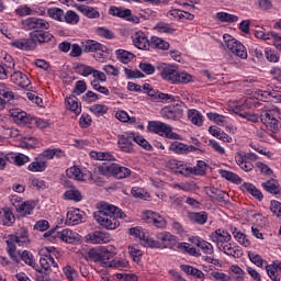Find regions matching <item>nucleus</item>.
<instances>
[{
  "label": "nucleus",
  "mask_w": 281,
  "mask_h": 281,
  "mask_svg": "<svg viewBox=\"0 0 281 281\" xmlns=\"http://www.w3.org/2000/svg\"><path fill=\"white\" fill-rule=\"evenodd\" d=\"M90 111L97 115V117H102V115H106L109 112V106L104 104H93L90 106Z\"/></svg>",
  "instance_id": "61"
},
{
  "label": "nucleus",
  "mask_w": 281,
  "mask_h": 281,
  "mask_svg": "<svg viewBox=\"0 0 281 281\" xmlns=\"http://www.w3.org/2000/svg\"><path fill=\"white\" fill-rule=\"evenodd\" d=\"M157 69L160 72L162 80L171 82L172 85H188L189 82H192V75L184 71L179 72L175 65L161 63L158 64Z\"/></svg>",
  "instance_id": "2"
},
{
  "label": "nucleus",
  "mask_w": 281,
  "mask_h": 281,
  "mask_svg": "<svg viewBox=\"0 0 281 281\" xmlns=\"http://www.w3.org/2000/svg\"><path fill=\"white\" fill-rule=\"evenodd\" d=\"M11 45L12 47H16V49H24L26 52L34 49V43L29 38L15 40L11 43Z\"/></svg>",
  "instance_id": "38"
},
{
  "label": "nucleus",
  "mask_w": 281,
  "mask_h": 281,
  "mask_svg": "<svg viewBox=\"0 0 281 281\" xmlns=\"http://www.w3.org/2000/svg\"><path fill=\"white\" fill-rule=\"evenodd\" d=\"M41 159L42 157L44 159H54V157H63V150L58 149V148H54V149H45L41 155H40Z\"/></svg>",
  "instance_id": "62"
},
{
  "label": "nucleus",
  "mask_w": 281,
  "mask_h": 281,
  "mask_svg": "<svg viewBox=\"0 0 281 281\" xmlns=\"http://www.w3.org/2000/svg\"><path fill=\"white\" fill-rule=\"evenodd\" d=\"M97 209L93 218L104 229H117L120 227V220L117 218H126V214L113 204L100 202L97 204Z\"/></svg>",
  "instance_id": "1"
},
{
  "label": "nucleus",
  "mask_w": 281,
  "mask_h": 281,
  "mask_svg": "<svg viewBox=\"0 0 281 281\" xmlns=\"http://www.w3.org/2000/svg\"><path fill=\"white\" fill-rule=\"evenodd\" d=\"M128 254L133 260V262H136V265H139L142 262V256H144V252L139 249L138 246H128Z\"/></svg>",
  "instance_id": "50"
},
{
  "label": "nucleus",
  "mask_w": 281,
  "mask_h": 281,
  "mask_svg": "<svg viewBox=\"0 0 281 281\" xmlns=\"http://www.w3.org/2000/svg\"><path fill=\"white\" fill-rule=\"evenodd\" d=\"M168 168L176 172V175H182V177H188V164L177 160V159H171L168 162Z\"/></svg>",
  "instance_id": "19"
},
{
  "label": "nucleus",
  "mask_w": 281,
  "mask_h": 281,
  "mask_svg": "<svg viewBox=\"0 0 281 281\" xmlns=\"http://www.w3.org/2000/svg\"><path fill=\"white\" fill-rule=\"evenodd\" d=\"M248 258L250 260V262H252V265H256V267H267V261L265 259H262V257L260 255H258L257 252H248Z\"/></svg>",
  "instance_id": "63"
},
{
  "label": "nucleus",
  "mask_w": 281,
  "mask_h": 281,
  "mask_svg": "<svg viewBox=\"0 0 281 281\" xmlns=\"http://www.w3.org/2000/svg\"><path fill=\"white\" fill-rule=\"evenodd\" d=\"M138 238L143 240L147 247H151L153 249H159V241L150 238V234L146 229H140Z\"/></svg>",
  "instance_id": "31"
},
{
  "label": "nucleus",
  "mask_w": 281,
  "mask_h": 281,
  "mask_svg": "<svg viewBox=\"0 0 281 281\" xmlns=\"http://www.w3.org/2000/svg\"><path fill=\"white\" fill-rule=\"evenodd\" d=\"M279 117L280 110H278V108H273L262 111L260 119L262 124H265V126L268 128V131L276 133V131H279L280 128V122L278 121Z\"/></svg>",
  "instance_id": "8"
},
{
  "label": "nucleus",
  "mask_w": 281,
  "mask_h": 281,
  "mask_svg": "<svg viewBox=\"0 0 281 281\" xmlns=\"http://www.w3.org/2000/svg\"><path fill=\"white\" fill-rule=\"evenodd\" d=\"M205 170H207V165L203 160H198L195 167H190L188 168V177L190 175H194L195 177H203L205 175Z\"/></svg>",
  "instance_id": "29"
},
{
  "label": "nucleus",
  "mask_w": 281,
  "mask_h": 281,
  "mask_svg": "<svg viewBox=\"0 0 281 281\" xmlns=\"http://www.w3.org/2000/svg\"><path fill=\"white\" fill-rule=\"evenodd\" d=\"M217 21H221V23H236L238 22V15H234L232 13L227 12H217L216 13Z\"/></svg>",
  "instance_id": "56"
},
{
  "label": "nucleus",
  "mask_w": 281,
  "mask_h": 281,
  "mask_svg": "<svg viewBox=\"0 0 281 281\" xmlns=\"http://www.w3.org/2000/svg\"><path fill=\"white\" fill-rule=\"evenodd\" d=\"M66 175L68 179H74L75 181H87V179H91V173H85L78 167H70L66 170Z\"/></svg>",
  "instance_id": "17"
},
{
  "label": "nucleus",
  "mask_w": 281,
  "mask_h": 281,
  "mask_svg": "<svg viewBox=\"0 0 281 281\" xmlns=\"http://www.w3.org/2000/svg\"><path fill=\"white\" fill-rule=\"evenodd\" d=\"M47 14L50 19H54V21H58L59 23H63L65 11H63V9L60 8L53 7L47 10Z\"/></svg>",
  "instance_id": "51"
},
{
  "label": "nucleus",
  "mask_w": 281,
  "mask_h": 281,
  "mask_svg": "<svg viewBox=\"0 0 281 281\" xmlns=\"http://www.w3.org/2000/svg\"><path fill=\"white\" fill-rule=\"evenodd\" d=\"M162 117L166 120H181V115H183V111L177 106H167L161 110Z\"/></svg>",
  "instance_id": "20"
},
{
  "label": "nucleus",
  "mask_w": 281,
  "mask_h": 281,
  "mask_svg": "<svg viewBox=\"0 0 281 281\" xmlns=\"http://www.w3.org/2000/svg\"><path fill=\"white\" fill-rule=\"evenodd\" d=\"M7 254L13 262L19 265V254L16 252V245L19 247H27L30 244V233L25 228H21L20 231L15 232L14 234L8 235L7 237Z\"/></svg>",
  "instance_id": "3"
},
{
  "label": "nucleus",
  "mask_w": 281,
  "mask_h": 281,
  "mask_svg": "<svg viewBox=\"0 0 281 281\" xmlns=\"http://www.w3.org/2000/svg\"><path fill=\"white\" fill-rule=\"evenodd\" d=\"M78 10L83 14V16H87V19H100V12L93 7L79 5Z\"/></svg>",
  "instance_id": "37"
},
{
  "label": "nucleus",
  "mask_w": 281,
  "mask_h": 281,
  "mask_svg": "<svg viewBox=\"0 0 281 281\" xmlns=\"http://www.w3.org/2000/svg\"><path fill=\"white\" fill-rule=\"evenodd\" d=\"M199 148L192 146V145H186L184 143L181 142H172L169 146V150L171 153H175L176 155H188V153H194Z\"/></svg>",
  "instance_id": "15"
},
{
  "label": "nucleus",
  "mask_w": 281,
  "mask_h": 281,
  "mask_svg": "<svg viewBox=\"0 0 281 281\" xmlns=\"http://www.w3.org/2000/svg\"><path fill=\"white\" fill-rule=\"evenodd\" d=\"M181 269L187 273V276H193V278H196L198 280H205V273L203 271L199 270L198 268H194L192 266L182 265Z\"/></svg>",
  "instance_id": "35"
},
{
  "label": "nucleus",
  "mask_w": 281,
  "mask_h": 281,
  "mask_svg": "<svg viewBox=\"0 0 281 281\" xmlns=\"http://www.w3.org/2000/svg\"><path fill=\"white\" fill-rule=\"evenodd\" d=\"M24 30H33V32H41L49 30V22L41 18H27L23 21Z\"/></svg>",
  "instance_id": "10"
},
{
  "label": "nucleus",
  "mask_w": 281,
  "mask_h": 281,
  "mask_svg": "<svg viewBox=\"0 0 281 281\" xmlns=\"http://www.w3.org/2000/svg\"><path fill=\"white\" fill-rule=\"evenodd\" d=\"M205 192L207 196L211 199H215V201H224L225 200V192L222 191L221 189H216L214 187H209L205 189Z\"/></svg>",
  "instance_id": "45"
},
{
  "label": "nucleus",
  "mask_w": 281,
  "mask_h": 281,
  "mask_svg": "<svg viewBox=\"0 0 281 281\" xmlns=\"http://www.w3.org/2000/svg\"><path fill=\"white\" fill-rule=\"evenodd\" d=\"M233 236L235 240H237L239 245H243L244 247H249V245H251L249 239H247V235L239 232L238 228H234Z\"/></svg>",
  "instance_id": "60"
},
{
  "label": "nucleus",
  "mask_w": 281,
  "mask_h": 281,
  "mask_svg": "<svg viewBox=\"0 0 281 281\" xmlns=\"http://www.w3.org/2000/svg\"><path fill=\"white\" fill-rule=\"evenodd\" d=\"M85 218H87V214L85 211H80V209H70L66 215V225H80V223H85Z\"/></svg>",
  "instance_id": "12"
},
{
  "label": "nucleus",
  "mask_w": 281,
  "mask_h": 281,
  "mask_svg": "<svg viewBox=\"0 0 281 281\" xmlns=\"http://www.w3.org/2000/svg\"><path fill=\"white\" fill-rule=\"evenodd\" d=\"M44 238H47L50 243H54L56 238H60V240H63L64 243H68L70 245H74V243H80V234L69 228H65L61 232L50 229L44 233Z\"/></svg>",
  "instance_id": "5"
},
{
  "label": "nucleus",
  "mask_w": 281,
  "mask_h": 281,
  "mask_svg": "<svg viewBox=\"0 0 281 281\" xmlns=\"http://www.w3.org/2000/svg\"><path fill=\"white\" fill-rule=\"evenodd\" d=\"M266 271H267L270 280H277L278 271H281V261H273L272 265H267Z\"/></svg>",
  "instance_id": "43"
},
{
  "label": "nucleus",
  "mask_w": 281,
  "mask_h": 281,
  "mask_svg": "<svg viewBox=\"0 0 281 281\" xmlns=\"http://www.w3.org/2000/svg\"><path fill=\"white\" fill-rule=\"evenodd\" d=\"M169 47L170 44L158 36H153L149 40V49H168Z\"/></svg>",
  "instance_id": "36"
},
{
  "label": "nucleus",
  "mask_w": 281,
  "mask_h": 281,
  "mask_svg": "<svg viewBox=\"0 0 281 281\" xmlns=\"http://www.w3.org/2000/svg\"><path fill=\"white\" fill-rule=\"evenodd\" d=\"M40 265L42 267V269H49L50 267H58V263L56 262V260H54V257H52V255H46L44 257L40 258Z\"/></svg>",
  "instance_id": "58"
},
{
  "label": "nucleus",
  "mask_w": 281,
  "mask_h": 281,
  "mask_svg": "<svg viewBox=\"0 0 281 281\" xmlns=\"http://www.w3.org/2000/svg\"><path fill=\"white\" fill-rule=\"evenodd\" d=\"M82 49L86 54H90L93 52H105L106 46L93 40H88L86 42H82Z\"/></svg>",
  "instance_id": "21"
},
{
  "label": "nucleus",
  "mask_w": 281,
  "mask_h": 281,
  "mask_svg": "<svg viewBox=\"0 0 281 281\" xmlns=\"http://www.w3.org/2000/svg\"><path fill=\"white\" fill-rule=\"evenodd\" d=\"M91 159H97V161H113L115 158L110 153H102V151H90Z\"/></svg>",
  "instance_id": "54"
},
{
  "label": "nucleus",
  "mask_w": 281,
  "mask_h": 281,
  "mask_svg": "<svg viewBox=\"0 0 281 281\" xmlns=\"http://www.w3.org/2000/svg\"><path fill=\"white\" fill-rule=\"evenodd\" d=\"M8 161L15 164V166H25L29 164L30 157L24 154H8Z\"/></svg>",
  "instance_id": "33"
},
{
  "label": "nucleus",
  "mask_w": 281,
  "mask_h": 281,
  "mask_svg": "<svg viewBox=\"0 0 281 281\" xmlns=\"http://www.w3.org/2000/svg\"><path fill=\"white\" fill-rule=\"evenodd\" d=\"M111 240H113L111 234L104 231H94L86 235V241L90 245H106Z\"/></svg>",
  "instance_id": "9"
},
{
  "label": "nucleus",
  "mask_w": 281,
  "mask_h": 281,
  "mask_svg": "<svg viewBox=\"0 0 281 281\" xmlns=\"http://www.w3.org/2000/svg\"><path fill=\"white\" fill-rule=\"evenodd\" d=\"M34 207H36V202L32 200H27L22 202L18 206V210H15V212H18V214H21V216H30V214L34 212Z\"/></svg>",
  "instance_id": "24"
},
{
  "label": "nucleus",
  "mask_w": 281,
  "mask_h": 281,
  "mask_svg": "<svg viewBox=\"0 0 281 281\" xmlns=\"http://www.w3.org/2000/svg\"><path fill=\"white\" fill-rule=\"evenodd\" d=\"M223 41H224V47L231 52V54H234L238 58H241L243 60H246L247 58V48L240 41L234 38L229 34H224L223 35Z\"/></svg>",
  "instance_id": "7"
},
{
  "label": "nucleus",
  "mask_w": 281,
  "mask_h": 281,
  "mask_svg": "<svg viewBox=\"0 0 281 281\" xmlns=\"http://www.w3.org/2000/svg\"><path fill=\"white\" fill-rule=\"evenodd\" d=\"M19 256V262L23 260L25 265H29V267H36V261L34 260V255L32 252L24 250L22 252H16Z\"/></svg>",
  "instance_id": "49"
},
{
  "label": "nucleus",
  "mask_w": 281,
  "mask_h": 281,
  "mask_svg": "<svg viewBox=\"0 0 281 281\" xmlns=\"http://www.w3.org/2000/svg\"><path fill=\"white\" fill-rule=\"evenodd\" d=\"M11 81H13L14 85L18 87H21L22 89H25V87H30V78L22 71H15L11 75Z\"/></svg>",
  "instance_id": "22"
},
{
  "label": "nucleus",
  "mask_w": 281,
  "mask_h": 281,
  "mask_svg": "<svg viewBox=\"0 0 281 281\" xmlns=\"http://www.w3.org/2000/svg\"><path fill=\"white\" fill-rule=\"evenodd\" d=\"M63 23H68V25H78L80 23V15L76 11L68 10L64 13Z\"/></svg>",
  "instance_id": "44"
},
{
  "label": "nucleus",
  "mask_w": 281,
  "mask_h": 281,
  "mask_svg": "<svg viewBox=\"0 0 281 281\" xmlns=\"http://www.w3.org/2000/svg\"><path fill=\"white\" fill-rule=\"evenodd\" d=\"M228 271L233 281H245V270L238 265H232Z\"/></svg>",
  "instance_id": "34"
},
{
  "label": "nucleus",
  "mask_w": 281,
  "mask_h": 281,
  "mask_svg": "<svg viewBox=\"0 0 281 281\" xmlns=\"http://www.w3.org/2000/svg\"><path fill=\"white\" fill-rule=\"evenodd\" d=\"M64 198L67 200V201H76L77 203L82 201V193H80L78 191V189L76 188H71V189H68L65 193H64Z\"/></svg>",
  "instance_id": "55"
},
{
  "label": "nucleus",
  "mask_w": 281,
  "mask_h": 281,
  "mask_svg": "<svg viewBox=\"0 0 281 281\" xmlns=\"http://www.w3.org/2000/svg\"><path fill=\"white\" fill-rule=\"evenodd\" d=\"M27 170H30V172H45V170H47V161L38 156L29 165Z\"/></svg>",
  "instance_id": "27"
},
{
  "label": "nucleus",
  "mask_w": 281,
  "mask_h": 281,
  "mask_svg": "<svg viewBox=\"0 0 281 281\" xmlns=\"http://www.w3.org/2000/svg\"><path fill=\"white\" fill-rule=\"evenodd\" d=\"M14 214H12V211L10 209H3L2 213V222L0 225H5L7 227H10L14 224Z\"/></svg>",
  "instance_id": "59"
},
{
  "label": "nucleus",
  "mask_w": 281,
  "mask_h": 281,
  "mask_svg": "<svg viewBox=\"0 0 281 281\" xmlns=\"http://www.w3.org/2000/svg\"><path fill=\"white\" fill-rule=\"evenodd\" d=\"M220 175L223 179H226V181H231L232 183H237V184L243 183V179L239 178L238 175H236L232 171L221 169Z\"/></svg>",
  "instance_id": "53"
},
{
  "label": "nucleus",
  "mask_w": 281,
  "mask_h": 281,
  "mask_svg": "<svg viewBox=\"0 0 281 281\" xmlns=\"http://www.w3.org/2000/svg\"><path fill=\"white\" fill-rule=\"evenodd\" d=\"M218 249L220 251H223V254H225L226 256H232L233 258H240V256H243V250H240L238 246H234L229 243H226Z\"/></svg>",
  "instance_id": "28"
},
{
  "label": "nucleus",
  "mask_w": 281,
  "mask_h": 281,
  "mask_svg": "<svg viewBox=\"0 0 281 281\" xmlns=\"http://www.w3.org/2000/svg\"><path fill=\"white\" fill-rule=\"evenodd\" d=\"M147 131L155 133L161 137L166 136L167 139H181L179 134L172 132V126L160 121H151L148 123Z\"/></svg>",
  "instance_id": "6"
},
{
  "label": "nucleus",
  "mask_w": 281,
  "mask_h": 281,
  "mask_svg": "<svg viewBox=\"0 0 281 281\" xmlns=\"http://www.w3.org/2000/svg\"><path fill=\"white\" fill-rule=\"evenodd\" d=\"M188 117L194 126H203V114L198 110H190L188 113Z\"/></svg>",
  "instance_id": "52"
},
{
  "label": "nucleus",
  "mask_w": 281,
  "mask_h": 281,
  "mask_svg": "<svg viewBox=\"0 0 281 281\" xmlns=\"http://www.w3.org/2000/svg\"><path fill=\"white\" fill-rule=\"evenodd\" d=\"M133 45L137 49L149 50L150 49V40L146 36V33L138 31L132 35Z\"/></svg>",
  "instance_id": "14"
},
{
  "label": "nucleus",
  "mask_w": 281,
  "mask_h": 281,
  "mask_svg": "<svg viewBox=\"0 0 281 281\" xmlns=\"http://www.w3.org/2000/svg\"><path fill=\"white\" fill-rule=\"evenodd\" d=\"M193 244H195V246L199 247L201 251H203V254H206L209 256H212V254H214V246H212V244L207 243L204 239L194 237Z\"/></svg>",
  "instance_id": "30"
},
{
  "label": "nucleus",
  "mask_w": 281,
  "mask_h": 281,
  "mask_svg": "<svg viewBox=\"0 0 281 281\" xmlns=\"http://www.w3.org/2000/svg\"><path fill=\"white\" fill-rule=\"evenodd\" d=\"M66 109L75 113V115H80L82 113V106L76 97H67L66 98Z\"/></svg>",
  "instance_id": "26"
},
{
  "label": "nucleus",
  "mask_w": 281,
  "mask_h": 281,
  "mask_svg": "<svg viewBox=\"0 0 281 281\" xmlns=\"http://www.w3.org/2000/svg\"><path fill=\"white\" fill-rule=\"evenodd\" d=\"M97 172L103 177H114L115 179H126L131 177V169L112 162H102L97 167Z\"/></svg>",
  "instance_id": "4"
},
{
  "label": "nucleus",
  "mask_w": 281,
  "mask_h": 281,
  "mask_svg": "<svg viewBox=\"0 0 281 281\" xmlns=\"http://www.w3.org/2000/svg\"><path fill=\"white\" fill-rule=\"evenodd\" d=\"M30 38H31V42H33L34 47H36L37 43L40 45H43V43H49V41L54 38V35H52V33L46 31H37V32H31Z\"/></svg>",
  "instance_id": "16"
},
{
  "label": "nucleus",
  "mask_w": 281,
  "mask_h": 281,
  "mask_svg": "<svg viewBox=\"0 0 281 281\" xmlns=\"http://www.w3.org/2000/svg\"><path fill=\"white\" fill-rule=\"evenodd\" d=\"M235 113L243 120H246L247 122H251L252 124H256L259 122V117L257 114L243 112V110H240V106L236 108Z\"/></svg>",
  "instance_id": "47"
},
{
  "label": "nucleus",
  "mask_w": 281,
  "mask_h": 281,
  "mask_svg": "<svg viewBox=\"0 0 281 281\" xmlns=\"http://www.w3.org/2000/svg\"><path fill=\"white\" fill-rule=\"evenodd\" d=\"M143 221L148 223V225H154V227H158L160 229L166 228V218L153 211L143 212Z\"/></svg>",
  "instance_id": "11"
},
{
  "label": "nucleus",
  "mask_w": 281,
  "mask_h": 281,
  "mask_svg": "<svg viewBox=\"0 0 281 281\" xmlns=\"http://www.w3.org/2000/svg\"><path fill=\"white\" fill-rule=\"evenodd\" d=\"M116 58L120 60V63H123V65H128L133 58H135V55L128 50L124 49H117L116 50Z\"/></svg>",
  "instance_id": "48"
},
{
  "label": "nucleus",
  "mask_w": 281,
  "mask_h": 281,
  "mask_svg": "<svg viewBox=\"0 0 281 281\" xmlns=\"http://www.w3.org/2000/svg\"><path fill=\"white\" fill-rule=\"evenodd\" d=\"M109 14L112 16H117L119 19H128L131 16V9H123L119 7H111L109 10Z\"/></svg>",
  "instance_id": "39"
},
{
  "label": "nucleus",
  "mask_w": 281,
  "mask_h": 281,
  "mask_svg": "<svg viewBox=\"0 0 281 281\" xmlns=\"http://www.w3.org/2000/svg\"><path fill=\"white\" fill-rule=\"evenodd\" d=\"M210 276L215 281H232V276L222 271L213 270Z\"/></svg>",
  "instance_id": "64"
},
{
  "label": "nucleus",
  "mask_w": 281,
  "mask_h": 281,
  "mask_svg": "<svg viewBox=\"0 0 281 281\" xmlns=\"http://www.w3.org/2000/svg\"><path fill=\"white\" fill-rule=\"evenodd\" d=\"M235 160L237 166L245 172H251L254 170V164L251 161L245 159V154L244 153H237L235 155Z\"/></svg>",
  "instance_id": "25"
},
{
  "label": "nucleus",
  "mask_w": 281,
  "mask_h": 281,
  "mask_svg": "<svg viewBox=\"0 0 281 281\" xmlns=\"http://www.w3.org/2000/svg\"><path fill=\"white\" fill-rule=\"evenodd\" d=\"M156 243H159V247H161V245L164 247H170V245L177 243V237L168 232L158 233Z\"/></svg>",
  "instance_id": "23"
},
{
  "label": "nucleus",
  "mask_w": 281,
  "mask_h": 281,
  "mask_svg": "<svg viewBox=\"0 0 281 281\" xmlns=\"http://www.w3.org/2000/svg\"><path fill=\"white\" fill-rule=\"evenodd\" d=\"M101 251V262H106L111 260L117 252H115L114 246H100Z\"/></svg>",
  "instance_id": "41"
},
{
  "label": "nucleus",
  "mask_w": 281,
  "mask_h": 281,
  "mask_svg": "<svg viewBox=\"0 0 281 281\" xmlns=\"http://www.w3.org/2000/svg\"><path fill=\"white\" fill-rule=\"evenodd\" d=\"M133 142L134 133H131V135H120L117 144L123 153H133Z\"/></svg>",
  "instance_id": "18"
},
{
  "label": "nucleus",
  "mask_w": 281,
  "mask_h": 281,
  "mask_svg": "<svg viewBox=\"0 0 281 281\" xmlns=\"http://www.w3.org/2000/svg\"><path fill=\"white\" fill-rule=\"evenodd\" d=\"M261 186L263 190H266V192H269L270 194H281L280 183L276 179L262 182Z\"/></svg>",
  "instance_id": "32"
},
{
  "label": "nucleus",
  "mask_w": 281,
  "mask_h": 281,
  "mask_svg": "<svg viewBox=\"0 0 281 281\" xmlns=\"http://www.w3.org/2000/svg\"><path fill=\"white\" fill-rule=\"evenodd\" d=\"M243 190L248 192V194H251V196H255V199H258V201H262V199H265V195L262 194V192L258 190L256 186L249 182H246L243 184Z\"/></svg>",
  "instance_id": "40"
},
{
  "label": "nucleus",
  "mask_w": 281,
  "mask_h": 281,
  "mask_svg": "<svg viewBox=\"0 0 281 281\" xmlns=\"http://www.w3.org/2000/svg\"><path fill=\"white\" fill-rule=\"evenodd\" d=\"M178 249L183 254H189V256H201L200 250L192 247L189 243H179Z\"/></svg>",
  "instance_id": "57"
},
{
  "label": "nucleus",
  "mask_w": 281,
  "mask_h": 281,
  "mask_svg": "<svg viewBox=\"0 0 281 281\" xmlns=\"http://www.w3.org/2000/svg\"><path fill=\"white\" fill-rule=\"evenodd\" d=\"M10 114L15 122H20L21 124H27V122H30V116H27V113L19 109L11 110Z\"/></svg>",
  "instance_id": "42"
},
{
  "label": "nucleus",
  "mask_w": 281,
  "mask_h": 281,
  "mask_svg": "<svg viewBox=\"0 0 281 281\" xmlns=\"http://www.w3.org/2000/svg\"><path fill=\"white\" fill-rule=\"evenodd\" d=\"M210 240L215 243L216 247L220 249L232 240V235L227 231L218 228L210 235Z\"/></svg>",
  "instance_id": "13"
},
{
  "label": "nucleus",
  "mask_w": 281,
  "mask_h": 281,
  "mask_svg": "<svg viewBox=\"0 0 281 281\" xmlns=\"http://www.w3.org/2000/svg\"><path fill=\"white\" fill-rule=\"evenodd\" d=\"M255 36L256 38H261V41H281V36L273 31L268 33H265L263 31H256Z\"/></svg>",
  "instance_id": "46"
}]
</instances>
